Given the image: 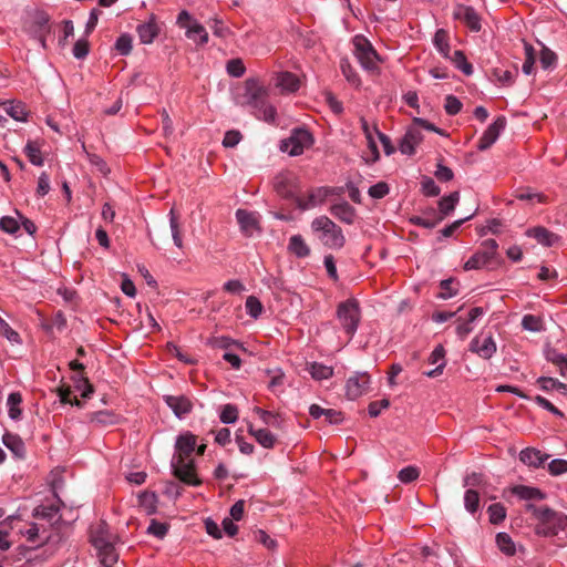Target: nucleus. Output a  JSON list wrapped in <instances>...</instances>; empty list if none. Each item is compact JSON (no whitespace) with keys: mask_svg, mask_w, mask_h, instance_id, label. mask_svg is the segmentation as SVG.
<instances>
[{"mask_svg":"<svg viewBox=\"0 0 567 567\" xmlns=\"http://www.w3.org/2000/svg\"><path fill=\"white\" fill-rule=\"evenodd\" d=\"M227 72L231 76L240 78L244 75L246 68L240 59H231L227 62Z\"/></svg>","mask_w":567,"mask_h":567,"instance_id":"338daca9","label":"nucleus"},{"mask_svg":"<svg viewBox=\"0 0 567 567\" xmlns=\"http://www.w3.org/2000/svg\"><path fill=\"white\" fill-rule=\"evenodd\" d=\"M492 74L501 85H512L518 74V70L516 68H514V70L495 68L493 69Z\"/></svg>","mask_w":567,"mask_h":567,"instance_id":"79ce46f5","label":"nucleus"},{"mask_svg":"<svg viewBox=\"0 0 567 567\" xmlns=\"http://www.w3.org/2000/svg\"><path fill=\"white\" fill-rule=\"evenodd\" d=\"M159 25L156 22V17L152 14L150 20L137 27V34L142 43L150 44L159 34Z\"/></svg>","mask_w":567,"mask_h":567,"instance_id":"a878e982","label":"nucleus"},{"mask_svg":"<svg viewBox=\"0 0 567 567\" xmlns=\"http://www.w3.org/2000/svg\"><path fill=\"white\" fill-rule=\"evenodd\" d=\"M370 385V375L367 372H357L346 383V395L349 400H355L363 395Z\"/></svg>","mask_w":567,"mask_h":567,"instance_id":"2eb2a0df","label":"nucleus"},{"mask_svg":"<svg viewBox=\"0 0 567 567\" xmlns=\"http://www.w3.org/2000/svg\"><path fill=\"white\" fill-rule=\"evenodd\" d=\"M164 401L178 419L189 414L194 406L192 400L186 395H164Z\"/></svg>","mask_w":567,"mask_h":567,"instance_id":"412c9836","label":"nucleus"},{"mask_svg":"<svg viewBox=\"0 0 567 567\" xmlns=\"http://www.w3.org/2000/svg\"><path fill=\"white\" fill-rule=\"evenodd\" d=\"M524 48H525V61L523 63V66H522V70L525 74L529 75L532 74L533 70H534V64H535V49L534 47L528 43V42H525L524 43Z\"/></svg>","mask_w":567,"mask_h":567,"instance_id":"603ef678","label":"nucleus"},{"mask_svg":"<svg viewBox=\"0 0 567 567\" xmlns=\"http://www.w3.org/2000/svg\"><path fill=\"white\" fill-rule=\"evenodd\" d=\"M313 142V136L307 128L298 127L291 131L288 138L281 141L280 150L290 156H298L311 147Z\"/></svg>","mask_w":567,"mask_h":567,"instance_id":"0eeeda50","label":"nucleus"},{"mask_svg":"<svg viewBox=\"0 0 567 567\" xmlns=\"http://www.w3.org/2000/svg\"><path fill=\"white\" fill-rule=\"evenodd\" d=\"M525 511L530 513L537 522L534 527V532L537 536L554 537L557 536L560 530L567 528V515L565 513L557 512L548 506H537L532 503L525 505Z\"/></svg>","mask_w":567,"mask_h":567,"instance_id":"f257e3e1","label":"nucleus"},{"mask_svg":"<svg viewBox=\"0 0 567 567\" xmlns=\"http://www.w3.org/2000/svg\"><path fill=\"white\" fill-rule=\"evenodd\" d=\"M50 526L51 528L48 530L43 525L31 523L25 530L21 532V534L33 547H39L45 544L58 545L62 543L66 538L65 533L62 530V527L65 526V523L62 522V517L58 516Z\"/></svg>","mask_w":567,"mask_h":567,"instance_id":"f03ea898","label":"nucleus"},{"mask_svg":"<svg viewBox=\"0 0 567 567\" xmlns=\"http://www.w3.org/2000/svg\"><path fill=\"white\" fill-rule=\"evenodd\" d=\"M236 218L245 236L250 237L255 231L260 230L259 220L255 213L239 208L236 212Z\"/></svg>","mask_w":567,"mask_h":567,"instance_id":"4be33fe9","label":"nucleus"},{"mask_svg":"<svg viewBox=\"0 0 567 567\" xmlns=\"http://www.w3.org/2000/svg\"><path fill=\"white\" fill-rule=\"evenodd\" d=\"M546 359L558 367L559 373L563 378L567 379V355L558 352L556 349L546 351Z\"/></svg>","mask_w":567,"mask_h":567,"instance_id":"4c0bfd02","label":"nucleus"},{"mask_svg":"<svg viewBox=\"0 0 567 567\" xmlns=\"http://www.w3.org/2000/svg\"><path fill=\"white\" fill-rule=\"evenodd\" d=\"M489 523L493 525L501 524L506 518V508L501 503L491 504L487 508Z\"/></svg>","mask_w":567,"mask_h":567,"instance_id":"de8ad7c7","label":"nucleus"},{"mask_svg":"<svg viewBox=\"0 0 567 567\" xmlns=\"http://www.w3.org/2000/svg\"><path fill=\"white\" fill-rule=\"evenodd\" d=\"M539 61L543 69H549L556 64L557 55L554 51L544 47L540 51Z\"/></svg>","mask_w":567,"mask_h":567,"instance_id":"e2e57ef3","label":"nucleus"},{"mask_svg":"<svg viewBox=\"0 0 567 567\" xmlns=\"http://www.w3.org/2000/svg\"><path fill=\"white\" fill-rule=\"evenodd\" d=\"M89 539L95 549L104 547L113 543V536L110 532V526L105 520H100L92 525L89 530Z\"/></svg>","mask_w":567,"mask_h":567,"instance_id":"f3484780","label":"nucleus"},{"mask_svg":"<svg viewBox=\"0 0 567 567\" xmlns=\"http://www.w3.org/2000/svg\"><path fill=\"white\" fill-rule=\"evenodd\" d=\"M419 476H420V470L413 465L402 468L398 474V478L403 484H410V483L416 481L419 478Z\"/></svg>","mask_w":567,"mask_h":567,"instance_id":"5fc2aeb1","label":"nucleus"},{"mask_svg":"<svg viewBox=\"0 0 567 567\" xmlns=\"http://www.w3.org/2000/svg\"><path fill=\"white\" fill-rule=\"evenodd\" d=\"M24 154L31 164L42 166L44 161L41 153V144L38 141H28L24 146Z\"/></svg>","mask_w":567,"mask_h":567,"instance_id":"e433bc0d","label":"nucleus"},{"mask_svg":"<svg viewBox=\"0 0 567 567\" xmlns=\"http://www.w3.org/2000/svg\"><path fill=\"white\" fill-rule=\"evenodd\" d=\"M52 488H53V493H54L58 504H50V505L41 504V505L37 506L33 509V517L45 519L51 523V520L55 516H58L61 507L64 506L63 501L58 496V494L55 492V484L52 485Z\"/></svg>","mask_w":567,"mask_h":567,"instance_id":"b1692460","label":"nucleus"},{"mask_svg":"<svg viewBox=\"0 0 567 567\" xmlns=\"http://www.w3.org/2000/svg\"><path fill=\"white\" fill-rule=\"evenodd\" d=\"M254 412L262 420L265 424L271 425L276 429H281V421L279 420V414L264 410L259 406H256L254 409Z\"/></svg>","mask_w":567,"mask_h":567,"instance_id":"09e8293b","label":"nucleus"},{"mask_svg":"<svg viewBox=\"0 0 567 567\" xmlns=\"http://www.w3.org/2000/svg\"><path fill=\"white\" fill-rule=\"evenodd\" d=\"M219 419L225 424L235 423L238 420V409L234 404H226L223 406Z\"/></svg>","mask_w":567,"mask_h":567,"instance_id":"6e6d98bb","label":"nucleus"},{"mask_svg":"<svg viewBox=\"0 0 567 567\" xmlns=\"http://www.w3.org/2000/svg\"><path fill=\"white\" fill-rule=\"evenodd\" d=\"M309 372L315 380H327L333 375V368L322 363L312 362L309 367Z\"/></svg>","mask_w":567,"mask_h":567,"instance_id":"37998d69","label":"nucleus"},{"mask_svg":"<svg viewBox=\"0 0 567 567\" xmlns=\"http://www.w3.org/2000/svg\"><path fill=\"white\" fill-rule=\"evenodd\" d=\"M464 506L471 514H475L480 508V494L475 489H467L464 494Z\"/></svg>","mask_w":567,"mask_h":567,"instance_id":"8fccbe9b","label":"nucleus"},{"mask_svg":"<svg viewBox=\"0 0 567 567\" xmlns=\"http://www.w3.org/2000/svg\"><path fill=\"white\" fill-rule=\"evenodd\" d=\"M311 229L319 234L320 241L328 248L340 249L346 244L342 229L327 216H319L311 223Z\"/></svg>","mask_w":567,"mask_h":567,"instance_id":"7ed1b4c3","label":"nucleus"},{"mask_svg":"<svg viewBox=\"0 0 567 567\" xmlns=\"http://www.w3.org/2000/svg\"><path fill=\"white\" fill-rule=\"evenodd\" d=\"M548 472L553 476H558L567 472V461L555 458L548 464Z\"/></svg>","mask_w":567,"mask_h":567,"instance_id":"774afa93","label":"nucleus"},{"mask_svg":"<svg viewBox=\"0 0 567 567\" xmlns=\"http://www.w3.org/2000/svg\"><path fill=\"white\" fill-rule=\"evenodd\" d=\"M288 250L298 258H306L310 255V248L301 235H292L290 237Z\"/></svg>","mask_w":567,"mask_h":567,"instance_id":"473e14b6","label":"nucleus"},{"mask_svg":"<svg viewBox=\"0 0 567 567\" xmlns=\"http://www.w3.org/2000/svg\"><path fill=\"white\" fill-rule=\"evenodd\" d=\"M173 475L189 486H199L203 484L197 476L195 461L192 458L173 457L172 460Z\"/></svg>","mask_w":567,"mask_h":567,"instance_id":"1a4fd4ad","label":"nucleus"},{"mask_svg":"<svg viewBox=\"0 0 567 567\" xmlns=\"http://www.w3.org/2000/svg\"><path fill=\"white\" fill-rule=\"evenodd\" d=\"M434 47L444 56L450 58L451 47L449 32L445 29L436 30L433 38Z\"/></svg>","mask_w":567,"mask_h":567,"instance_id":"c9c22d12","label":"nucleus"},{"mask_svg":"<svg viewBox=\"0 0 567 567\" xmlns=\"http://www.w3.org/2000/svg\"><path fill=\"white\" fill-rule=\"evenodd\" d=\"M274 189L280 197L296 202L300 190L299 178L293 172H280L274 179Z\"/></svg>","mask_w":567,"mask_h":567,"instance_id":"9d476101","label":"nucleus"},{"mask_svg":"<svg viewBox=\"0 0 567 567\" xmlns=\"http://www.w3.org/2000/svg\"><path fill=\"white\" fill-rule=\"evenodd\" d=\"M120 416L112 411H97L91 415V421L101 425L117 424Z\"/></svg>","mask_w":567,"mask_h":567,"instance_id":"49530a36","label":"nucleus"},{"mask_svg":"<svg viewBox=\"0 0 567 567\" xmlns=\"http://www.w3.org/2000/svg\"><path fill=\"white\" fill-rule=\"evenodd\" d=\"M2 443L13 453L16 457H25V445L18 434L6 432L2 436Z\"/></svg>","mask_w":567,"mask_h":567,"instance_id":"c85d7f7f","label":"nucleus"},{"mask_svg":"<svg viewBox=\"0 0 567 567\" xmlns=\"http://www.w3.org/2000/svg\"><path fill=\"white\" fill-rule=\"evenodd\" d=\"M169 526L166 523L157 522L152 519L147 528V533L156 536L157 538H164L168 533Z\"/></svg>","mask_w":567,"mask_h":567,"instance_id":"69168bd1","label":"nucleus"},{"mask_svg":"<svg viewBox=\"0 0 567 567\" xmlns=\"http://www.w3.org/2000/svg\"><path fill=\"white\" fill-rule=\"evenodd\" d=\"M354 55L361 66L370 72L379 71V63L382 62L381 56L375 51L371 42L362 34L353 38Z\"/></svg>","mask_w":567,"mask_h":567,"instance_id":"423d86ee","label":"nucleus"},{"mask_svg":"<svg viewBox=\"0 0 567 567\" xmlns=\"http://www.w3.org/2000/svg\"><path fill=\"white\" fill-rule=\"evenodd\" d=\"M330 213L344 224L352 225L354 223L355 209L347 202L332 205Z\"/></svg>","mask_w":567,"mask_h":567,"instance_id":"c756f323","label":"nucleus"},{"mask_svg":"<svg viewBox=\"0 0 567 567\" xmlns=\"http://www.w3.org/2000/svg\"><path fill=\"white\" fill-rule=\"evenodd\" d=\"M186 37L200 45L206 44L208 41V33L206 29L197 21H194L189 27H187Z\"/></svg>","mask_w":567,"mask_h":567,"instance_id":"f704fd0d","label":"nucleus"},{"mask_svg":"<svg viewBox=\"0 0 567 567\" xmlns=\"http://www.w3.org/2000/svg\"><path fill=\"white\" fill-rule=\"evenodd\" d=\"M496 544L502 553L507 556H514L516 553L515 544L512 537L506 533H498L496 535Z\"/></svg>","mask_w":567,"mask_h":567,"instance_id":"a18cd8bd","label":"nucleus"},{"mask_svg":"<svg viewBox=\"0 0 567 567\" xmlns=\"http://www.w3.org/2000/svg\"><path fill=\"white\" fill-rule=\"evenodd\" d=\"M497 347L491 333L484 334L483 332L472 339L470 343V351L476 353L484 360L491 359L496 352Z\"/></svg>","mask_w":567,"mask_h":567,"instance_id":"4468645a","label":"nucleus"},{"mask_svg":"<svg viewBox=\"0 0 567 567\" xmlns=\"http://www.w3.org/2000/svg\"><path fill=\"white\" fill-rule=\"evenodd\" d=\"M462 102L455 95H447L445 97L444 110L449 115H456L462 110Z\"/></svg>","mask_w":567,"mask_h":567,"instance_id":"680f3d73","label":"nucleus"},{"mask_svg":"<svg viewBox=\"0 0 567 567\" xmlns=\"http://www.w3.org/2000/svg\"><path fill=\"white\" fill-rule=\"evenodd\" d=\"M458 200L460 193L457 190L452 192L439 200L437 209L429 208L427 213L433 216L432 219L410 218L409 221L414 226L432 229L454 212Z\"/></svg>","mask_w":567,"mask_h":567,"instance_id":"20e7f679","label":"nucleus"},{"mask_svg":"<svg viewBox=\"0 0 567 567\" xmlns=\"http://www.w3.org/2000/svg\"><path fill=\"white\" fill-rule=\"evenodd\" d=\"M197 436L186 431L179 434L175 442L176 454L173 457L189 458L196 449Z\"/></svg>","mask_w":567,"mask_h":567,"instance_id":"aec40b11","label":"nucleus"},{"mask_svg":"<svg viewBox=\"0 0 567 567\" xmlns=\"http://www.w3.org/2000/svg\"><path fill=\"white\" fill-rule=\"evenodd\" d=\"M548 458L549 454L535 447H526L519 452V461L533 468L542 467Z\"/></svg>","mask_w":567,"mask_h":567,"instance_id":"5701e85b","label":"nucleus"},{"mask_svg":"<svg viewBox=\"0 0 567 567\" xmlns=\"http://www.w3.org/2000/svg\"><path fill=\"white\" fill-rule=\"evenodd\" d=\"M423 141V134L420 128L416 127L413 123L406 130L405 134L401 138L399 143V150L402 154L413 155L415 153V148Z\"/></svg>","mask_w":567,"mask_h":567,"instance_id":"6ab92c4d","label":"nucleus"},{"mask_svg":"<svg viewBox=\"0 0 567 567\" xmlns=\"http://www.w3.org/2000/svg\"><path fill=\"white\" fill-rule=\"evenodd\" d=\"M22 403V395L20 392H12L9 394L7 405L9 408V416L12 420H19L22 415L20 404Z\"/></svg>","mask_w":567,"mask_h":567,"instance_id":"a19ab883","label":"nucleus"},{"mask_svg":"<svg viewBox=\"0 0 567 567\" xmlns=\"http://www.w3.org/2000/svg\"><path fill=\"white\" fill-rule=\"evenodd\" d=\"M275 85L281 90V93H293L300 86L299 78L291 72H280L275 78Z\"/></svg>","mask_w":567,"mask_h":567,"instance_id":"bb28decb","label":"nucleus"},{"mask_svg":"<svg viewBox=\"0 0 567 567\" xmlns=\"http://www.w3.org/2000/svg\"><path fill=\"white\" fill-rule=\"evenodd\" d=\"M457 281L453 278L444 279L440 282L441 292L437 295L441 299H449L457 295V289L454 287Z\"/></svg>","mask_w":567,"mask_h":567,"instance_id":"3c124183","label":"nucleus"},{"mask_svg":"<svg viewBox=\"0 0 567 567\" xmlns=\"http://www.w3.org/2000/svg\"><path fill=\"white\" fill-rule=\"evenodd\" d=\"M332 194V189L329 187H317L308 194L307 199L302 197H296V205L301 210H307L317 205L322 204L326 198Z\"/></svg>","mask_w":567,"mask_h":567,"instance_id":"a211bd4d","label":"nucleus"},{"mask_svg":"<svg viewBox=\"0 0 567 567\" xmlns=\"http://www.w3.org/2000/svg\"><path fill=\"white\" fill-rule=\"evenodd\" d=\"M96 551L101 567H114L118 561V553L114 547V543L105 545L104 547L96 549Z\"/></svg>","mask_w":567,"mask_h":567,"instance_id":"7c9ffc66","label":"nucleus"},{"mask_svg":"<svg viewBox=\"0 0 567 567\" xmlns=\"http://www.w3.org/2000/svg\"><path fill=\"white\" fill-rule=\"evenodd\" d=\"M455 68L461 70L465 75H471L473 73V65L467 61L465 53L462 50H456L453 53V56H450Z\"/></svg>","mask_w":567,"mask_h":567,"instance_id":"c03bdc74","label":"nucleus"},{"mask_svg":"<svg viewBox=\"0 0 567 567\" xmlns=\"http://www.w3.org/2000/svg\"><path fill=\"white\" fill-rule=\"evenodd\" d=\"M248 433L265 449H272L277 442L276 436L268 429H254L252 424L248 426Z\"/></svg>","mask_w":567,"mask_h":567,"instance_id":"2f4dec72","label":"nucleus"},{"mask_svg":"<svg viewBox=\"0 0 567 567\" xmlns=\"http://www.w3.org/2000/svg\"><path fill=\"white\" fill-rule=\"evenodd\" d=\"M512 493L518 496L520 499L530 501V499H544L546 494L537 487L526 486V485H517L514 486Z\"/></svg>","mask_w":567,"mask_h":567,"instance_id":"72a5a7b5","label":"nucleus"},{"mask_svg":"<svg viewBox=\"0 0 567 567\" xmlns=\"http://www.w3.org/2000/svg\"><path fill=\"white\" fill-rule=\"evenodd\" d=\"M169 226L175 246L178 248H183L184 244L182 237L179 215L176 213L174 208L169 210Z\"/></svg>","mask_w":567,"mask_h":567,"instance_id":"58836bf2","label":"nucleus"},{"mask_svg":"<svg viewBox=\"0 0 567 567\" xmlns=\"http://www.w3.org/2000/svg\"><path fill=\"white\" fill-rule=\"evenodd\" d=\"M115 49L122 55L130 54L132 51V37L127 33L121 34L115 42Z\"/></svg>","mask_w":567,"mask_h":567,"instance_id":"052dcab7","label":"nucleus"},{"mask_svg":"<svg viewBox=\"0 0 567 567\" xmlns=\"http://www.w3.org/2000/svg\"><path fill=\"white\" fill-rule=\"evenodd\" d=\"M49 22V14L43 11H38L28 27L29 34L37 39L43 49L47 48V35L50 33L51 29Z\"/></svg>","mask_w":567,"mask_h":567,"instance_id":"9b49d317","label":"nucleus"},{"mask_svg":"<svg viewBox=\"0 0 567 567\" xmlns=\"http://www.w3.org/2000/svg\"><path fill=\"white\" fill-rule=\"evenodd\" d=\"M536 382L544 391L557 390L567 394V384L551 377H539Z\"/></svg>","mask_w":567,"mask_h":567,"instance_id":"ea45409f","label":"nucleus"},{"mask_svg":"<svg viewBox=\"0 0 567 567\" xmlns=\"http://www.w3.org/2000/svg\"><path fill=\"white\" fill-rule=\"evenodd\" d=\"M421 187L423 195L427 197H435L439 196L441 193V188L435 184L433 178L429 176H423L421 181Z\"/></svg>","mask_w":567,"mask_h":567,"instance_id":"4d7b16f0","label":"nucleus"},{"mask_svg":"<svg viewBox=\"0 0 567 567\" xmlns=\"http://www.w3.org/2000/svg\"><path fill=\"white\" fill-rule=\"evenodd\" d=\"M0 229L7 234L13 235L20 229V223L11 216H3L0 218Z\"/></svg>","mask_w":567,"mask_h":567,"instance_id":"bf43d9fd","label":"nucleus"},{"mask_svg":"<svg viewBox=\"0 0 567 567\" xmlns=\"http://www.w3.org/2000/svg\"><path fill=\"white\" fill-rule=\"evenodd\" d=\"M69 367L72 371L78 372V374L73 378L76 389H81L84 386L82 392L83 398H87L91 393H93V385L90 383L89 379L83 374L85 369L84 364L78 360H72L69 363Z\"/></svg>","mask_w":567,"mask_h":567,"instance_id":"393cba45","label":"nucleus"},{"mask_svg":"<svg viewBox=\"0 0 567 567\" xmlns=\"http://www.w3.org/2000/svg\"><path fill=\"white\" fill-rule=\"evenodd\" d=\"M7 113L12 118H14L16 121H20V122L27 121V117H28V112H27L25 105L21 102L17 103L14 105H11L7 110Z\"/></svg>","mask_w":567,"mask_h":567,"instance_id":"0e129e2a","label":"nucleus"},{"mask_svg":"<svg viewBox=\"0 0 567 567\" xmlns=\"http://www.w3.org/2000/svg\"><path fill=\"white\" fill-rule=\"evenodd\" d=\"M522 326L525 330L536 332L543 329V321L534 315H525L522 319Z\"/></svg>","mask_w":567,"mask_h":567,"instance_id":"13d9d810","label":"nucleus"},{"mask_svg":"<svg viewBox=\"0 0 567 567\" xmlns=\"http://www.w3.org/2000/svg\"><path fill=\"white\" fill-rule=\"evenodd\" d=\"M245 307H246L247 313L255 319H257L264 310L262 303L255 296H249L246 299Z\"/></svg>","mask_w":567,"mask_h":567,"instance_id":"864d4df0","label":"nucleus"},{"mask_svg":"<svg viewBox=\"0 0 567 567\" xmlns=\"http://www.w3.org/2000/svg\"><path fill=\"white\" fill-rule=\"evenodd\" d=\"M526 236L535 238L539 244L545 247L554 246L559 236L543 226L533 227L526 230Z\"/></svg>","mask_w":567,"mask_h":567,"instance_id":"cd10ccee","label":"nucleus"},{"mask_svg":"<svg viewBox=\"0 0 567 567\" xmlns=\"http://www.w3.org/2000/svg\"><path fill=\"white\" fill-rule=\"evenodd\" d=\"M453 19L462 21L472 32H480L482 29V18L472 6L456 4Z\"/></svg>","mask_w":567,"mask_h":567,"instance_id":"f8f14e48","label":"nucleus"},{"mask_svg":"<svg viewBox=\"0 0 567 567\" xmlns=\"http://www.w3.org/2000/svg\"><path fill=\"white\" fill-rule=\"evenodd\" d=\"M337 318L344 332L351 339L357 332L361 321V310L358 300L350 298L340 302L337 307Z\"/></svg>","mask_w":567,"mask_h":567,"instance_id":"39448f33","label":"nucleus"},{"mask_svg":"<svg viewBox=\"0 0 567 567\" xmlns=\"http://www.w3.org/2000/svg\"><path fill=\"white\" fill-rule=\"evenodd\" d=\"M498 244L495 239H486L475 254L464 264L465 270L481 269L489 265L496 257Z\"/></svg>","mask_w":567,"mask_h":567,"instance_id":"6e6552de","label":"nucleus"},{"mask_svg":"<svg viewBox=\"0 0 567 567\" xmlns=\"http://www.w3.org/2000/svg\"><path fill=\"white\" fill-rule=\"evenodd\" d=\"M245 97L252 109L261 110L265 106L267 91L257 79H248L245 82Z\"/></svg>","mask_w":567,"mask_h":567,"instance_id":"ddd939ff","label":"nucleus"},{"mask_svg":"<svg viewBox=\"0 0 567 567\" xmlns=\"http://www.w3.org/2000/svg\"><path fill=\"white\" fill-rule=\"evenodd\" d=\"M506 126V117L499 115L496 120L488 125V127L484 131L477 143L478 151L488 150L498 138L499 134Z\"/></svg>","mask_w":567,"mask_h":567,"instance_id":"dca6fc26","label":"nucleus"}]
</instances>
